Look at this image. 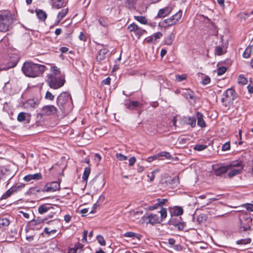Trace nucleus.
Returning a JSON list of instances; mask_svg holds the SVG:
<instances>
[{"label":"nucleus","instance_id":"nucleus-1","mask_svg":"<svg viewBox=\"0 0 253 253\" xmlns=\"http://www.w3.org/2000/svg\"><path fill=\"white\" fill-rule=\"evenodd\" d=\"M14 20V15L10 10H0V32L5 33L9 31L12 27Z\"/></svg>","mask_w":253,"mask_h":253},{"label":"nucleus","instance_id":"nucleus-2","mask_svg":"<svg viewBox=\"0 0 253 253\" xmlns=\"http://www.w3.org/2000/svg\"><path fill=\"white\" fill-rule=\"evenodd\" d=\"M72 99L70 94L62 92L57 97V105L63 113H68L72 108Z\"/></svg>","mask_w":253,"mask_h":253},{"label":"nucleus","instance_id":"nucleus-3","mask_svg":"<svg viewBox=\"0 0 253 253\" xmlns=\"http://www.w3.org/2000/svg\"><path fill=\"white\" fill-rule=\"evenodd\" d=\"M45 69L42 64H23L22 70L27 77H36L42 74Z\"/></svg>","mask_w":253,"mask_h":253},{"label":"nucleus","instance_id":"nucleus-4","mask_svg":"<svg viewBox=\"0 0 253 253\" xmlns=\"http://www.w3.org/2000/svg\"><path fill=\"white\" fill-rule=\"evenodd\" d=\"M47 82L51 88L53 89L59 88L64 84V76H53V75H48Z\"/></svg>","mask_w":253,"mask_h":253},{"label":"nucleus","instance_id":"nucleus-5","mask_svg":"<svg viewBox=\"0 0 253 253\" xmlns=\"http://www.w3.org/2000/svg\"><path fill=\"white\" fill-rule=\"evenodd\" d=\"M196 120L197 125L203 128L206 126V124L204 120V115L199 112H197L194 117H191V127H195L196 126Z\"/></svg>","mask_w":253,"mask_h":253},{"label":"nucleus","instance_id":"nucleus-6","mask_svg":"<svg viewBox=\"0 0 253 253\" xmlns=\"http://www.w3.org/2000/svg\"><path fill=\"white\" fill-rule=\"evenodd\" d=\"M223 97L221 99L222 102L235 100L238 95L235 91L232 88L227 89L223 93Z\"/></svg>","mask_w":253,"mask_h":253},{"label":"nucleus","instance_id":"nucleus-7","mask_svg":"<svg viewBox=\"0 0 253 253\" xmlns=\"http://www.w3.org/2000/svg\"><path fill=\"white\" fill-rule=\"evenodd\" d=\"M58 110L56 107L53 105H46L43 106L41 110L42 115H54L57 112Z\"/></svg>","mask_w":253,"mask_h":253},{"label":"nucleus","instance_id":"nucleus-8","mask_svg":"<svg viewBox=\"0 0 253 253\" xmlns=\"http://www.w3.org/2000/svg\"><path fill=\"white\" fill-rule=\"evenodd\" d=\"M60 189V184L58 182L54 181L47 183L42 189L43 192H54Z\"/></svg>","mask_w":253,"mask_h":253},{"label":"nucleus","instance_id":"nucleus-9","mask_svg":"<svg viewBox=\"0 0 253 253\" xmlns=\"http://www.w3.org/2000/svg\"><path fill=\"white\" fill-rule=\"evenodd\" d=\"M172 8L171 6H166L163 8L160 9L158 12L157 18H164L169 15L172 11Z\"/></svg>","mask_w":253,"mask_h":253},{"label":"nucleus","instance_id":"nucleus-10","mask_svg":"<svg viewBox=\"0 0 253 253\" xmlns=\"http://www.w3.org/2000/svg\"><path fill=\"white\" fill-rule=\"evenodd\" d=\"M147 218L148 220L147 223L152 225L160 223L162 221V219L160 218L158 215L156 214H151L147 216Z\"/></svg>","mask_w":253,"mask_h":253},{"label":"nucleus","instance_id":"nucleus-11","mask_svg":"<svg viewBox=\"0 0 253 253\" xmlns=\"http://www.w3.org/2000/svg\"><path fill=\"white\" fill-rule=\"evenodd\" d=\"M69 11L68 8L62 9L60 10L57 16V19L55 22V25H58L60 21L66 16Z\"/></svg>","mask_w":253,"mask_h":253},{"label":"nucleus","instance_id":"nucleus-12","mask_svg":"<svg viewBox=\"0 0 253 253\" xmlns=\"http://www.w3.org/2000/svg\"><path fill=\"white\" fill-rule=\"evenodd\" d=\"M108 51L109 50L106 48L101 49L96 56L97 61L100 62L105 59L108 55Z\"/></svg>","mask_w":253,"mask_h":253},{"label":"nucleus","instance_id":"nucleus-13","mask_svg":"<svg viewBox=\"0 0 253 253\" xmlns=\"http://www.w3.org/2000/svg\"><path fill=\"white\" fill-rule=\"evenodd\" d=\"M68 0H51L53 7L56 9H60L65 5L66 2Z\"/></svg>","mask_w":253,"mask_h":253},{"label":"nucleus","instance_id":"nucleus-14","mask_svg":"<svg viewBox=\"0 0 253 253\" xmlns=\"http://www.w3.org/2000/svg\"><path fill=\"white\" fill-rule=\"evenodd\" d=\"M42 178L41 173H37L33 174H28L24 177V179L26 181H30L31 180H40Z\"/></svg>","mask_w":253,"mask_h":253},{"label":"nucleus","instance_id":"nucleus-15","mask_svg":"<svg viewBox=\"0 0 253 253\" xmlns=\"http://www.w3.org/2000/svg\"><path fill=\"white\" fill-rule=\"evenodd\" d=\"M206 197V195H201V196L198 197V198L196 197H193V196H191V203H192L193 205L194 206H195L196 205H201V207L204 206V205H203V204L200 203L199 202V200H200L204 199ZM198 208H199V206H197L196 209H198Z\"/></svg>","mask_w":253,"mask_h":253},{"label":"nucleus","instance_id":"nucleus-16","mask_svg":"<svg viewBox=\"0 0 253 253\" xmlns=\"http://www.w3.org/2000/svg\"><path fill=\"white\" fill-rule=\"evenodd\" d=\"M171 215L178 216L183 213V211L181 207H175L169 209Z\"/></svg>","mask_w":253,"mask_h":253},{"label":"nucleus","instance_id":"nucleus-17","mask_svg":"<svg viewBox=\"0 0 253 253\" xmlns=\"http://www.w3.org/2000/svg\"><path fill=\"white\" fill-rule=\"evenodd\" d=\"M91 182L93 185L97 186L98 187H102L105 184L102 177H96L92 179Z\"/></svg>","mask_w":253,"mask_h":253},{"label":"nucleus","instance_id":"nucleus-18","mask_svg":"<svg viewBox=\"0 0 253 253\" xmlns=\"http://www.w3.org/2000/svg\"><path fill=\"white\" fill-rule=\"evenodd\" d=\"M240 218H242L243 219L246 220L248 222V225L246 226H243V228H244V231H247L250 229V223L252 222V218L250 217V215L247 214V213L245 214H242L240 216Z\"/></svg>","mask_w":253,"mask_h":253},{"label":"nucleus","instance_id":"nucleus-19","mask_svg":"<svg viewBox=\"0 0 253 253\" xmlns=\"http://www.w3.org/2000/svg\"><path fill=\"white\" fill-rule=\"evenodd\" d=\"M162 25L163 27L166 28L168 27L171 26L175 25L176 22L174 20L172 16L170 17L165 19L162 23Z\"/></svg>","mask_w":253,"mask_h":253},{"label":"nucleus","instance_id":"nucleus-20","mask_svg":"<svg viewBox=\"0 0 253 253\" xmlns=\"http://www.w3.org/2000/svg\"><path fill=\"white\" fill-rule=\"evenodd\" d=\"M228 170H229V168L228 165L225 166H221L215 170V173L216 175L220 176L222 174L226 173Z\"/></svg>","mask_w":253,"mask_h":253},{"label":"nucleus","instance_id":"nucleus-21","mask_svg":"<svg viewBox=\"0 0 253 253\" xmlns=\"http://www.w3.org/2000/svg\"><path fill=\"white\" fill-rule=\"evenodd\" d=\"M198 74L199 77L202 79L201 83L203 85H205L210 83L211 80L208 76H207L206 75H205L203 73H199Z\"/></svg>","mask_w":253,"mask_h":253},{"label":"nucleus","instance_id":"nucleus-22","mask_svg":"<svg viewBox=\"0 0 253 253\" xmlns=\"http://www.w3.org/2000/svg\"><path fill=\"white\" fill-rule=\"evenodd\" d=\"M36 12L38 18L40 20L42 21L45 20L47 18V14L45 11L42 9H36Z\"/></svg>","mask_w":253,"mask_h":253},{"label":"nucleus","instance_id":"nucleus-23","mask_svg":"<svg viewBox=\"0 0 253 253\" xmlns=\"http://www.w3.org/2000/svg\"><path fill=\"white\" fill-rule=\"evenodd\" d=\"M15 193V188L11 187L7 190L1 197L0 199H6L9 197L12 194Z\"/></svg>","mask_w":253,"mask_h":253},{"label":"nucleus","instance_id":"nucleus-24","mask_svg":"<svg viewBox=\"0 0 253 253\" xmlns=\"http://www.w3.org/2000/svg\"><path fill=\"white\" fill-rule=\"evenodd\" d=\"M98 22L100 25L104 27H107L110 24V21L108 18L101 17L98 19Z\"/></svg>","mask_w":253,"mask_h":253},{"label":"nucleus","instance_id":"nucleus-25","mask_svg":"<svg viewBox=\"0 0 253 253\" xmlns=\"http://www.w3.org/2000/svg\"><path fill=\"white\" fill-rule=\"evenodd\" d=\"M231 170L228 173V177L231 178L238 174L241 173L242 171V168L240 167L239 169H236L232 168L230 169Z\"/></svg>","mask_w":253,"mask_h":253},{"label":"nucleus","instance_id":"nucleus-26","mask_svg":"<svg viewBox=\"0 0 253 253\" xmlns=\"http://www.w3.org/2000/svg\"><path fill=\"white\" fill-rule=\"evenodd\" d=\"M200 99L196 97H193L191 94V105H192L195 109H198L199 106Z\"/></svg>","mask_w":253,"mask_h":253},{"label":"nucleus","instance_id":"nucleus-27","mask_svg":"<svg viewBox=\"0 0 253 253\" xmlns=\"http://www.w3.org/2000/svg\"><path fill=\"white\" fill-rule=\"evenodd\" d=\"M175 39V35L170 33L165 39V42L167 45H171Z\"/></svg>","mask_w":253,"mask_h":253},{"label":"nucleus","instance_id":"nucleus-28","mask_svg":"<svg viewBox=\"0 0 253 253\" xmlns=\"http://www.w3.org/2000/svg\"><path fill=\"white\" fill-rule=\"evenodd\" d=\"M229 169H232V168H236V169H239L240 167L243 169L244 166L242 165L241 162L238 161H234L232 162L230 164L228 165Z\"/></svg>","mask_w":253,"mask_h":253},{"label":"nucleus","instance_id":"nucleus-29","mask_svg":"<svg viewBox=\"0 0 253 253\" xmlns=\"http://www.w3.org/2000/svg\"><path fill=\"white\" fill-rule=\"evenodd\" d=\"M134 18L135 20L142 24L146 25L148 23V20L145 16H134Z\"/></svg>","mask_w":253,"mask_h":253},{"label":"nucleus","instance_id":"nucleus-30","mask_svg":"<svg viewBox=\"0 0 253 253\" xmlns=\"http://www.w3.org/2000/svg\"><path fill=\"white\" fill-rule=\"evenodd\" d=\"M181 219L180 217H178L174 215H171V218L169 220V224L175 226L180 221Z\"/></svg>","mask_w":253,"mask_h":253},{"label":"nucleus","instance_id":"nucleus-31","mask_svg":"<svg viewBox=\"0 0 253 253\" xmlns=\"http://www.w3.org/2000/svg\"><path fill=\"white\" fill-rule=\"evenodd\" d=\"M50 70L52 74L51 75H53V76H62L61 74V71H60V69L58 68L56 66H52L50 68Z\"/></svg>","mask_w":253,"mask_h":253},{"label":"nucleus","instance_id":"nucleus-32","mask_svg":"<svg viewBox=\"0 0 253 253\" xmlns=\"http://www.w3.org/2000/svg\"><path fill=\"white\" fill-rule=\"evenodd\" d=\"M90 173V169L89 167H86L84 170V173L83 174L82 178L84 181H87L88 177Z\"/></svg>","mask_w":253,"mask_h":253},{"label":"nucleus","instance_id":"nucleus-33","mask_svg":"<svg viewBox=\"0 0 253 253\" xmlns=\"http://www.w3.org/2000/svg\"><path fill=\"white\" fill-rule=\"evenodd\" d=\"M51 207H47L46 205H41L38 208V211L40 213L42 214L47 212Z\"/></svg>","mask_w":253,"mask_h":253},{"label":"nucleus","instance_id":"nucleus-34","mask_svg":"<svg viewBox=\"0 0 253 253\" xmlns=\"http://www.w3.org/2000/svg\"><path fill=\"white\" fill-rule=\"evenodd\" d=\"M252 239L250 238H247L246 239H242L241 240H239L236 241V244L238 245H247L251 242Z\"/></svg>","mask_w":253,"mask_h":253},{"label":"nucleus","instance_id":"nucleus-35","mask_svg":"<svg viewBox=\"0 0 253 253\" xmlns=\"http://www.w3.org/2000/svg\"><path fill=\"white\" fill-rule=\"evenodd\" d=\"M146 33H147V32L146 30L138 27L137 29L136 30V32L134 33H135V35L137 36V38H139L144 34Z\"/></svg>","mask_w":253,"mask_h":253},{"label":"nucleus","instance_id":"nucleus-36","mask_svg":"<svg viewBox=\"0 0 253 253\" xmlns=\"http://www.w3.org/2000/svg\"><path fill=\"white\" fill-rule=\"evenodd\" d=\"M139 26L135 23H133L127 26V30L129 32L135 33Z\"/></svg>","mask_w":253,"mask_h":253},{"label":"nucleus","instance_id":"nucleus-37","mask_svg":"<svg viewBox=\"0 0 253 253\" xmlns=\"http://www.w3.org/2000/svg\"><path fill=\"white\" fill-rule=\"evenodd\" d=\"M158 157H165L167 159H170L171 158V156L169 153L163 151L158 153Z\"/></svg>","mask_w":253,"mask_h":253},{"label":"nucleus","instance_id":"nucleus-38","mask_svg":"<svg viewBox=\"0 0 253 253\" xmlns=\"http://www.w3.org/2000/svg\"><path fill=\"white\" fill-rule=\"evenodd\" d=\"M9 224L10 221L7 218H3L0 220V225L2 227H7Z\"/></svg>","mask_w":253,"mask_h":253},{"label":"nucleus","instance_id":"nucleus-39","mask_svg":"<svg viewBox=\"0 0 253 253\" xmlns=\"http://www.w3.org/2000/svg\"><path fill=\"white\" fill-rule=\"evenodd\" d=\"M124 236L126 237H130V238H136L139 239V235L137 234H136L133 232H127L125 233Z\"/></svg>","mask_w":253,"mask_h":253},{"label":"nucleus","instance_id":"nucleus-40","mask_svg":"<svg viewBox=\"0 0 253 253\" xmlns=\"http://www.w3.org/2000/svg\"><path fill=\"white\" fill-rule=\"evenodd\" d=\"M182 15V12L181 11H179L176 13H175L174 15H172V17L173 18L174 20L176 22V23H177V22L181 19Z\"/></svg>","mask_w":253,"mask_h":253},{"label":"nucleus","instance_id":"nucleus-41","mask_svg":"<svg viewBox=\"0 0 253 253\" xmlns=\"http://www.w3.org/2000/svg\"><path fill=\"white\" fill-rule=\"evenodd\" d=\"M247 79L244 77V76L242 75H240L239 77H238V83L239 84H246L247 83Z\"/></svg>","mask_w":253,"mask_h":253},{"label":"nucleus","instance_id":"nucleus-42","mask_svg":"<svg viewBox=\"0 0 253 253\" xmlns=\"http://www.w3.org/2000/svg\"><path fill=\"white\" fill-rule=\"evenodd\" d=\"M207 148V146L203 144L196 145L194 147V149L195 151H201L205 150Z\"/></svg>","mask_w":253,"mask_h":253},{"label":"nucleus","instance_id":"nucleus-43","mask_svg":"<svg viewBox=\"0 0 253 253\" xmlns=\"http://www.w3.org/2000/svg\"><path fill=\"white\" fill-rule=\"evenodd\" d=\"M16 64H13L12 66H8L7 64H0V71L7 70L10 68H13Z\"/></svg>","mask_w":253,"mask_h":253},{"label":"nucleus","instance_id":"nucleus-44","mask_svg":"<svg viewBox=\"0 0 253 253\" xmlns=\"http://www.w3.org/2000/svg\"><path fill=\"white\" fill-rule=\"evenodd\" d=\"M227 71V68L224 66L219 67L217 69V73L218 76H221L224 74Z\"/></svg>","mask_w":253,"mask_h":253},{"label":"nucleus","instance_id":"nucleus-45","mask_svg":"<svg viewBox=\"0 0 253 253\" xmlns=\"http://www.w3.org/2000/svg\"><path fill=\"white\" fill-rule=\"evenodd\" d=\"M10 59L11 60V63H17L20 59V57L17 54H13L11 57Z\"/></svg>","mask_w":253,"mask_h":253},{"label":"nucleus","instance_id":"nucleus-46","mask_svg":"<svg viewBox=\"0 0 253 253\" xmlns=\"http://www.w3.org/2000/svg\"><path fill=\"white\" fill-rule=\"evenodd\" d=\"M96 239L98 241V242L101 246H105L106 244L105 241L103 238V237L101 235H97L96 237Z\"/></svg>","mask_w":253,"mask_h":253},{"label":"nucleus","instance_id":"nucleus-47","mask_svg":"<svg viewBox=\"0 0 253 253\" xmlns=\"http://www.w3.org/2000/svg\"><path fill=\"white\" fill-rule=\"evenodd\" d=\"M251 53V48L247 47L243 53V56L244 58H247L250 56Z\"/></svg>","mask_w":253,"mask_h":253},{"label":"nucleus","instance_id":"nucleus-48","mask_svg":"<svg viewBox=\"0 0 253 253\" xmlns=\"http://www.w3.org/2000/svg\"><path fill=\"white\" fill-rule=\"evenodd\" d=\"M160 212L161 214V217L160 218L162 219V221L163 220L167 217V210L164 208H162Z\"/></svg>","mask_w":253,"mask_h":253},{"label":"nucleus","instance_id":"nucleus-49","mask_svg":"<svg viewBox=\"0 0 253 253\" xmlns=\"http://www.w3.org/2000/svg\"><path fill=\"white\" fill-rule=\"evenodd\" d=\"M84 246L80 243H77L73 247L77 252L80 253L83 248Z\"/></svg>","mask_w":253,"mask_h":253},{"label":"nucleus","instance_id":"nucleus-50","mask_svg":"<svg viewBox=\"0 0 253 253\" xmlns=\"http://www.w3.org/2000/svg\"><path fill=\"white\" fill-rule=\"evenodd\" d=\"M116 157L120 161H125L127 159V157L121 153H117Z\"/></svg>","mask_w":253,"mask_h":253},{"label":"nucleus","instance_id":"nucleus-51","mask_svg":"<svg viewBox=\"0 0 253 253\" xmlns=\"http://www.w3.org/2000/svg\"><path fill=\"white\" fill-rule=\"evenodd\" d=\"M25 120V114L23 112L20 113L17 117V120L19 122H23Z\"/></svg>","mask_w":253,"mask_h":253},{"label":"nucleus","instance_id":"nucleus-52","mask_svg":"<svg viewBox=\"0 0 253 253\" xmlns=\"http://www.w3.org/2000/svg\"><path fill=\"white\" fill-rule=\"evenodd\" d=\"M242 207L245 208L248 211H253V204L247 203L243 205Z\"/></svg>","mask_w":253,"mask_h":253},{"label":"nucleus","instance_id":"nucleus-53","mask_svg":"<svg viewBox=\"0 0 253 253\" xmlns=\"http://www.w3.org/2000/svg\"><path fill=\"white\" fill-rule=\"evenodd\" d=\"M197 222L200 224L202 223L204 221L206 220V217L204 215H200L197 218Z\"/></svg>","mask_w":253,"mask_h":253},{"label":"nucleus","instance_id":"nucleus-54","mask_svg":"<svg viewBox=\"0 0 253 253\" xmlns=\"http://www.w3.org/2000/svg\"><path fill=\"white\" fill-rule=\"evenodd\" d=\"M45 98L46 99L49 100H53L54 98V96L52 94L49 92L47 91L45 96Z\"/></svg>","mask_w":253,"mask_h":253},{"label":"nucleus","instance_id":"nucleus-55","mask_svg":"<svg viewBox=\"0 0 253 253\" xmlns=\"http://www.w3.org/2000/svg\"><path fill=\"white\" fill-rule=\"evenodd\" d=\"M230 149V143L229 142H227L224 143L222 147V150L225 151L229 150Z\"/></svg>","mask_w":253,"mask_h":253},{"label":"nucleus","instance_id":"nucleus-56","mask_svg":"<svg viewBox=\"0 0 253 253\" xmlns=\"http://www.w3.org/2000/svg\"><path fill=\"white\" fill-rule=\"evenodd\" d=\"M42 190L40 189H38L37 187H31L29 189V192L32 194H35L37 192H40Z\"/></svg>","mask_w":253,"mask_h":253},{"label":"nucleus","instance_id":"nucleus-57","mask_svg":"<svg viewBox=\"0 0 253 253\" xmlns=\"http://www.w3.org/2000/svg\"><path fill=\"white\" fill-rule=\"evenodd\" d=\"M179 230H184L185 227V223L184 222H179L175 226Z\"/></svg>","mask_w":253,"mask_h":253},{"label":"nucleus","instance_id":"nucleus-58","mask_svg":"<svg viewBox=\"0 0 253 253\" xmlns=\"http://www.w3.org/2000/svg\"><path fill=\"white\" fill-rule=\"evenodd\" d=\"M146 41L148 43H154L156 42V40H155V38H154L153 36L149 37L147 39H146Z\"/></svg>","mask_w":253,"mask_h":253},{"label":"nucleus","instance_id":"nucleus-59","mask_svg":"<svg viewBox=\"0 0 253 253\" xmlns=\"http://www.w3.org/2000/svg\"><path fill=\"white\" fill-rule=\"evenodd\" d=\"M24 186V184L21 183L19 185L13 186H12V187L15 188V192H17L18 191L20 190L21 189L23 188Z\"/></svg>","mask_w":253,"mask_h":253},{"label":"nucleus","instance_id":"nucleus-60","mask_svg":"<svg viewBox=\"0 0 253 253\" xmlns=\"http://www.w3.org/2000/svg\"><path fill=\"white\" fill-rule=\"evenodd\" d=\"M79 38L81 41L85 42L87 40V37L83 32H81Z\"/></svg>","mask_w":253,"mask_h":253},{"label":"nucleus","instance_id":"nucleus-61","mask_svg":"<svg viewBox=\"0 0 253 253\" xmlns=\"http://www.w3.org/2000/svg\"><path fill=\"white\" fill-rule=\"evenodd\" d=\"M176 80L178 82H181L186 79V76L185 75H176Z\"/></svg>","mask_w":253,"mask_h":253},{"label":"nucleus","instance_id":"nucleus-62","mask_svg":"<svg viewBox=\"0 0 253 253\" xmlns=\"http://www.w3.org/2000/svg\"><path fill=\"white\" fill-rule=\"evenodd\" d=\"M159 157H158V154L153 156H151V157H149L147 158V162L150 163L152 161H153L154 160L158 159Z\"/></svg>","mask_w":253,"mask_h":253},{"label":"nucleus","instance_id":"nucleus-63","mask_svg":"<svg viewBox=\"0 0 253 253\" xmlns=\"http://www.w3.org/2000/svg\"><path fill=\"white\" fill-rule=\"evenodd\" d=\"M136 162V158L134 157H131L129 159V165L132 166Z\"/></svg>","mask_w":253,"mask_h":253},{"label":"nucleus","instance_id":"nucleus-64","mask_svg":"<svg viewBox=\"0 0 253 253\" xmlns=\"http://www.w3.org/2000/svg\"><path fill=\"white\" fill-rule=\"evenodd\" d=\"M27 104H29L32 108H34L37 106V103L33 100H29Z\"/></svg>","mask_w":253,"mask_h":253}]
</instances>
